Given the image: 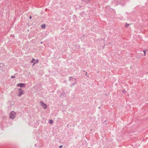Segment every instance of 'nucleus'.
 Instances as JSON below:
<instances>
[{"label": "nucleus", "instance_id": "nucleus-9", "mask_svg": "<svg viewBox=\"0 0 148 148\" xmlns=\"http://www.w3.org/2000/svg\"><path fill=\"white\" fill-rule=\"evenodd\" d=\"M129 24H127V23H126L125 25V27H128L129 26Z\"/></svg>", "mask_w": 148, "mask_h": 148}, {"label": "nucleus", "instance_id": "nucleus-22", "mask_svg": "<svg viewBox=\"0 0 148 148\" xmlns=\"http://www.w3.org/2000/svg\"><path fill=\"white\" fill-rule=\"evenodd\" d=\"M40 43H41V44H42V42H40Z\"/></svg>", "mask_w": 148, "mask_h": 148}, {"label": "nucleus", "instance_id": "nucleus-12", "mask_svg": "<svg viewBox=\"0 0 148 148\" xmlns=\"http://www.w3.org/2000/svg\"><path fill=\"white\" fill-rule=\"evenodd\" d=\"M122 92L123 93H125L126 92V91L124 89L122 90Z\"/></svg>", "mask_w": 148, "mask_h": 148}, {"label": "nucleus", "instance_id": "nucleus-11", "mask_svg": "<svg viewBox=\"0 0 148 148\" xmlns=\"http://www.w3.org/2000/svg\"><path fill=\"white\" fill-rule=\"evenodd\" d=\"M35 61V59L34 58H33L31 61V63H33Z\"/></svg>", "mask_w": 148, "mask_h": 148}, {"label": "nucleus", "instance_id": "nucleus-18", "mask_svg": "<svg viewBox=\"0 0 148 148\" xmlns=\"http://www.w3.org/2000/svg\"><path fill=\"white\" fill-rule=\"evenodd\" d=\"M63 146L62 145H61L59 146L60 148H62V147Z\"/></svg>", "mask_w": 148, "mask_h": 148}, {"label": "nucleus", "instance_id": "nucleus-23", "mask_svg": "<svg viewBox=\"0 0 148 148\" xmlns=\"http://www.w3.org/2000/svg\"><path fill=\"white\" fill-rule=\"evenodd\" d=\"M74 82V81H72V82Z\"/></svg>", "mask_w": 148, "mask_h": 148}, {"label": "nucleus", "instance_id": "nucleus-5", "mask_svg": "<svg viewBox=\"0 0 148 148\" xmlns=\"http://www.w3.org/2000/svg\"><path fill=\"white\" fill-rule=\"evenodd\" d=\"M24 93V92L23 90H22L21 91H19V93H18L17 96L18 97H20L22 95H23Z\"/></svg>", "mask_w": 148, "mask_h": 148}, {"label": "nucleus", "instance_id": "nucleus-8", "mask_svg": "<svg viewBox=\"0 0 148 148\" xmlns=\"http://www.w3.org/2000/svg\"><path fill=\"white\" fill-rule=\"evenodd\" d=\"M49 123L52 124L53 123V120L51 119L49 120Z\"/></svg>", "mask_w": 148, "mask_h": 148}, {"label": "nucleus", "instance_id": "nucleus-17", "mask_svg": "<svg viewBox=\"0 0 148 148\" xmlns=\"http://www.w3.org/2000/svg\"><path fill=\"white\" fill-rule=\"evenodd\" d=\"M18 90H19L20 91H21L22 90H22V89H21V88H18Z\"/></svg>", "mask_w": 148, "mask_h": 148}, {"label": "nucleus", "instance_id": "nucleus-14", "mask_svg": "<svg viewBox=\"0 0 148 148\" xmlns=\"http://www.w3.org/2000/svg\"><path fill=\"white\" fill-rule=\"evenodd\" d=\"M65 94H62L60 95V96L61 97H62V96H65Z\"/></svg>", "mask_w": 148, "mask_h": 148}, {"label": "nucleus", "instance_id": "nucleus-15", "mask_svg": "<svg viewBox=\"0 0 148 148\" xmlns=\"http://www.w3.org/2000/svg\"><path fill=\"white\" fill-rule=\"evenodd\" d=\"M84 71V72H85V73H86V74H85V75H86V76H88V75H87V72H85L84 71Z\"/></svg>", "mask_w": 148, "mask_h": 148}, {"label": "nucleus", "instance_id": "nucleus-6", "mask_svg": "<svg viewBox=\"0 0 148 148\" xmlns=\"http://www.w3.org/2000/svg\"><path fill=\"white\" fill-rule=\"evenodd\" d=\"M82 1H84L86 3H89L90 2V0H81Z\"/></svg>", "mask_w": 148, "mask_h": 148}, {"label": "nucleus", "instance_id": "nucleus-19", "mask_svg": "<svg viewBox=\"0 0 148 148\" xmlns=\"http://www.w3.org/2000/svg\"><path fill=\"white\" fill-rule=\"evenodd\" d=\"M105 45H106L104 43V45H103V46L102 47L103 48L105 47Z\"/></svg>", "mask_w": 148, "mask_h": 148}, {"label": "nucleus", "instance_id": "nucleus-16", "mask_svg": "<svg viewBox=\"0 0 148 148\" xmlns=\"http://www.w3.org/2000/svg\"><path fill=\"white\" fill-rule=\"evenodd\" d=\"M38 62V59H37L36 60V62H35L36 63Z\"/></svg>", "mask_w": 148, "mask_h": 148}, {"label": "nucleus", "instance_id": "nucleus-1", "mask_svg": "<svg viewBox=\"0 0 148 148\" xmlns=\"http://www.w3.org/2000/svg\"><path fill=\"white\" fill-rule=\"evenodd\" d=\"M74 82H72V84H71L70 85V86H71V87H72V86H73L76 83V78L73 77L72 76L69 77V81H74Z\"/></svg>", "mask_w": 148, "mask_h": 148}, {"label": "nucleus", "instance_id": "nucleus-21", "mask_svg": "<svg viewBox=\"0 0 148 148\" xmlns=\"http://www.w3.org/2000/svg\"><path fill=\"white\" fill-rule=\"evenodd\" d=\"M35 64H36V63H35V62H34V63H33V65H34Z\"/></svg>", "mask_w": 148, "mask_h": 148}, {"label": "nucleus", "instance_id": "nucleus-20", "mask_svg": "<svg viewBox=\"0 0 148 148\" xmlns=\"http://www.w3.org/2000/svg\"><path fill=\"white\" fill-rule=\"evenodd\" d=\"M32 18V16H30V17H29V18L30 19H31Z\"/></svg>", "mask_w": 148, "mask_h": 148}, {"label": "nucleus", "instance_id": "nucleus-10", "mask_svg": "<svg viewBox=\"0 0 148 148\" xmlns=\"http://www.w3.org/2000/svg\"><path fill=\"white\" fill-rule=\"evenodd\" d=\"M147 51V50H144L143 51L145 56L146 55V52Z\"/></svg>", "mask_w": 148, "mask_h": 148}, {"label": "nucleus", "instance_id": "nucleus-2", "mask_svg": "<svg viewBox=\"0 0 148 148\" xmlns=\"http://www.w3.org/2000/svg\"><path fill=\"white\" fill-rule=\"evenodd\" d=\"M16 114L14 111H12L10 114V118L12 119H14L15 117Z\"/></svg>", "mask_w": 148, "mask_h": 148}, {"label": "nucleus", "instance_id": "nucleus-3", "mask_svg": "<svg viewBox=\"0 0 148 148\" xmlns=\"http://www.w3.org/2000/svg\"><path fill=\"white\" fill-rule=\"evenodd\" d=\"M40 104L41 106H42L44 109H46L47 108V105L42 101H40Z\"/></svg>", "mask_w": 148, "mask_h": 148}, {"label": "nucleus", "instance_id": "nucleus-4", "mask_svg": "<svg viewBox=\"0 0 148 148\" xmlns=\"http://www.w3.org/2000/svg\"><path fill=\"white\" fill-rule=\"evenodd\" d=\"M17 87H25V83H19L17 84Z\"/></svg>", "mask_w": 148, "mask_h": 148}, {"label": "nucleus", "instance_id": "nucleus-13", "mask_svg": "<svg viewBox=\"0 0 148 148\" xmlns=\"http://www.w3.org/2000/svg\"><path fill=\"white\" fill-rule=\"evenodd\" d=\"M11 77L12 78H15V75H12L11 76Z\"/></svg>", "mask_w": 148, "mask_h": 148}, {"label": "nucleus", "instance_id": "nucleus-7", "mask_svg": "<svg viewBox=\"0 0 148 148\" xmlns=\"http://www.w3.org/2000/svg\"><path fill=\"white\" fill-rule=\"evenodd\" d=\"M41 27L42 28H45L46 27V25L45 24H43L41 25Z\"/></svg>", "mask_w": 148, "mask_h": 148}]
</instances>
